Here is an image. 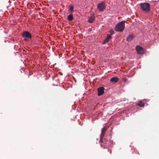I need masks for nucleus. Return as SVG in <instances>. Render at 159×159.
Instances as JSON below:
<instances>
[{"instance_id": "obj_3", "label": "nucleus", "mask_w": 159, "mask_h": 159, "mask_svg": "<svg viewBox=\"0 0 159 159\" xmlns=\"http://www.w3.org/2000/svg\"><path fill=\"white\" fill-rule=\"evenodd\" d=\"M22 36L25 38V41H27L28 39H31L32 38V35L28 31H24L23 33Z\"/></svg>"}, {"instance_id": "obj_16", "label": "nucleus", "mask_w": 159, "mask_h": 159, "mask_svg": "<svg viewBox=\"0 0 159 159\" xmlns=\"http://www.w3.org/2000/svg\"><path fill=\"white\" fill-rule=\"evenodd\" d=\"M124 81H125V82H126L127 81V79L125 78H124L123 79Z\"/></svg>"}, {"instance_id": "obj_1", "label": "nucleus", "mask_w": 159, "mask_h": 159, "mask_svg": "<svg viewBox=\"0 0 159 159\" xmlns=\"http://www.w3.org/2000/svg\"><path fill=\"white\" fill-rule=\"evenodd\" d=\"M140 6L141 10L145 12L148 13L151 10L150 5L148 3H141Z\"/></svg>"}, {"instance_id": "obj_2", "label": "nucleus", "mask_w": 159, "mask_h": 159, "mask_svg": "<svg viewBox=\"0 0 159 159\" xmlns=\"http://www.w3.org/2000/svg\"><path fill=\"white\" fill-rule=\"evenodd\" d=\"M125 21H123L118 23L115 27V30L117 32H122L125 28Z\"/></svg>"}, {"instance_id": "obj_9", "label": "nucleus", "mask_w": 159, "mask_h": 159, "mask_svg": "<svg viewBox=\"0 0 159 159\" xmlns=\"http://www.w3.org/2000/svg\"><path fill=\"white\" fill-rule=\"evenodd\" d=\"M94 16L93 14H92L91 16L89 17V18L88 19V20L89 23H91L93 22V21L94 20Z\"/></svg>"}, {"instance_id": "obj_4", "label": "nucleus", "mask_w": 159, "mask_h": 159, "mask_svg": "<svg viewBox=\"0 0 159 159\" xmlns=\"http://www.w3.org/2000/svg\"><path fill=\"white\" fill-rule=\"evenodd\" d=\"M105 7V3L103 2L99 3L98 5V7L101 11H103Z\"/></svg>"}, {"instance_id": "obj_13", "label": "nucleus", "mask_w": 159, "mask_h": 159, "mask_svg": "<svg viewBox=\"0 0 159 159\" xmlns=\"http://www.w3.org/2000/svg\"><path fill=\"white\" fill-rule=\"evenodd\" d=\"M144 103L142 102H139L137 104V105L140 107H143L144 106Z\"/></svg>"}, {"instance_id": "obj_15", "label": "nucleus", "mask_w": 159, "mask_h": 159, "mask_svg": "<svg viewBox=\"0 0 159 159\" xmlns=\"http://www.w3.org/2000/svg\"><path fill=\"white\" fill-rule=\"evenodd\" d=\"M109 32L111 33V35H112L113 34L114 31L112 30H111L109 31Z\"/></svg>"}, {"instance_id": "obj_6", "label": "nucleus", "mask_w": 159, "mask_h": 159, "mask_svg": "<svg viewBox=\"0 0 159 159\" xmlns=\"http://www.w3.org/2000/svg\"><path fill=\"white\" fill-rule=\"evenodd\" d=\"M136 49L138 54H142L143 53V49L142 47L137 45L136 47Z\"/></svg>"}, {"instance_id": "obj_8", "label": "nucleus", "mask_w": 159, "mask_h": 159, "mask_svg": "<svg viewBox=\"0 0 159 159\" xmlns=\"http://www.w3.org/2000/svg\"><path fill=\"white\" fill-rule=\"evenodd\" d=\"M111 35L107 34V37L104 40L103 42V43L105 44L107 42H108L110 39H111Z\"/></svg>"}, {"instance_id": "obj_5", "label": "nucleus", "mask_w": 159, "mask_h": 159, "mask_svg": "<svg viewBox=\"0 0 159 159\" xmlns=\"http://www.w3.org/2000/svg\"><path fill=\"white\" fill-rule=\"evenodd\" d=\"M107 130V127H104L102 129L101 133L100 135V141H102V139L104 137V135L105 134V132Z\"/></svg>"}, {"instance_id": "obj_12", "label": "nucleus", "mask_w": 159, "mask_h": 159, "mask_svg": "<svg viewBox=\"0 0 159 159\" xmlns=\"http://www.w3.org/2000/svg\"><path fill=\"white\" fill-rule=\"evenodd\" d=\"M73 19V16L72 14L69 15L67 17V19L69 21H72Z\"/></svg>"}, {"instance_id": "obj_14", "label": "nucleus", "mask_w": 159, "mask_h": 159, "mask_svg": "<svg viewBox=\"0 0 159 159\" xmlns=\"http://www.w3.org/2000/svg\"><path fill=\"white\" fill-rule=\"evenodd\" d=\"M74 7L73 6H70L69 7V10L71 12H73L74 11Z\"/></svg>"}, {"instance_id": "obj_7", "label": "nucleus", "mask_w": 159, "mask_h": 159, "mask_svg": "<svg viewBox=\"0 0 159 159\" xmlns=\"http://www.w3.org/2000/svg\"><path fill=\"white\" fill-rule=\"evenodd\" d=\"M104 88L103 87H100L98 88V95L101 96L104 93Z\"/></svg>"}, {"instance_id": "obj_11", "label": "nucleus", "mask_w": 159, "mask_h": 159, "mask_svg": "<svg viewBox=\"0 0 159 159\" xmlns=\"http://www.w3.org/2000/svg\"><path fill=\"white\" fill-rule=\"evenodd\" d=\"M134 36L133 34L129 35L127 38L126 40L128 41H130L133 39Z\"/></svg>"}, {"instance_id": "obj_10", "label": "nucleus", "mask_w": 159, "mask_h": 159, "mask_svg": "<svg viewBox=\"0 0 159 159\" xmlns=\"http://www.w3.org/2000/svg\"><path fill=\"white\" fill-rule=\"evenodd\" d=\"M119 80V78L117 77H113L111 78L110 81L112 83H117Z\"/></svg>"}]
</instances>
